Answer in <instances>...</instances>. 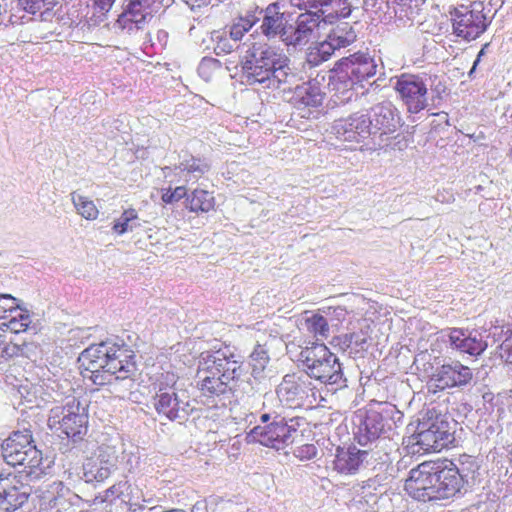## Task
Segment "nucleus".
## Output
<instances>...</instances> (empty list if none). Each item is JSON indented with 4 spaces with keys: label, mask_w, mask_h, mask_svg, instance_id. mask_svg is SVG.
Wrapping results in <instances>:
<instances>
[{
    "label": "nucleus",
    "mask_w": 512,
    "mask_h": 512,
    "mask_svg": "<svg viewBox=\"0 0 512 512\" xmlns=\"http://www.w3.org/2000/svg\"><path fill=\"white\" fill-rule=\"evenodd\" d=\"M250 360L253 363L254 369H264L268 363L269 357L261 346H257L250 355Z\"/></svg>",
    "instance_id": "44"
},
{
    "label": "nucleus",
    "mask_w": 512,
    "mask_h": 512,
    "mask_svg": "<svg viewBox=\"0 0 512 512\" xmlns=\"http://www.w3.org/2000/svg\"><path fill=\"white\" fill-rule=\"evenodd\" d=\"M283 63V54L267 44L253 46L250 59H247L243 69L249 84L264 83L271 79L275 65Z\"/></svg>",
    "instance_id": "11"
},
{
    "label": "nucleus",
    "mask_w": 512,
    "mask_h": 512,
    "mask_svg": "<svg viewBox=\"0 0 512 512\" xmlns=\"http://www.w3.org/2000/svg\"><path fill=\"white\" fill-rule=\"evenodd\" d=\"M499 356L506 363L512 365V328L507 331L506 337L500 344Z\"/></svg>",
    "instance_id": "43"
},
{
    "label": "nucleus",
    "mask_w": 512,
    "mask_h": 512,
    "mask_svg": "<svg viewBox=\"0 0 512 512\" xmlns=\"http://www.w3.org/2000/svg\"><path fill=\"white\" fill-rule=\"evenodd\" d=\"M30 487L15 473L0 474V511L15 512L29 500Z\"/></svg>",
    "instance_id": "17"
},
{
    "label": "nucleus",
    "mask_w": 512,
    "mask_h": 512,
    "mask_svg": "<svg viewBox=\"0 0 512 512\" xmlns=\"http://www.w3.org/2000/svg\"><path fill=\"white\" fill-rule=\"evenodd\" d=\"M449 13L454 34L466 41L477 39L488 27L486 14L480 3L460 5Z\"/></svg>",
    "instance_id": "10"
},
{
    "label": "nucleus",
    "mask_w": 512,
    "mask_h": 512,
    "mask_svg": "<svg viewBox=\"0 0 512 512\" xmlns=\"http://www.w3.org/2000/svg\"><path fill=\"white\" fill-rule=\"evenodd\" d=\"M508 156L512 160V148L509 150Z\"/></svg>",
    "instance_id": "55"
},
{
    "label": "nucleus",
    "mask_w": 512,
    "mask_h": 512,
    "mask_svg": "<svg viewBox=\"0 0 512 512\" xmlns=\"http://www.w3.org/2000/svg\"><path fill=\"white\" fill-rule=\"evenodd\" d=\"M334 47L345 48L356 40V32L348 22H341L331 29L327 35Z\"/></svg>",
    "instance_id": "32"
},
{
    "label": "nucleus",
    "mask_w": 512,
    "mask_h": 512,
    "mask_svg": "<svg viewBox=\"0 0 512 512\" xmlns=\"http://www.w3.org/2000/svg\"><path fill=\"white\" fill-rule=\"evenodd\" d=\"M187 189L185 186H177L175 188L167 187L161 189V200L164 204H174L181 199L187 197Z\"/></svg>",
    "instance_id": "40"
},
{
    "label": "nucleus",
    "mask_w": 512,
    "mask_h": 512,
    "mask_svg": "<svg viewBox=\"0 0 512 512\" xmlns=\"http://www.w3.org/2000/svg\"><path fill=\"white\" fill-rule=\"evenodd\" d=\"M303 330L316 339L327 338L329 334V324L324 316L319 313H313L304 318L302 323Z\"/></svg>",
    "instance_id": "34"
},
{
    "label": "nucleus",
    "mask_w": 512,
    "mask_h": 512,
    "mask_svg": "<svg viewBox=\"0 0 512 512\" xmlns=\"http://www.w3.org/2000/svg\"><path fill=\"white\" fill-rule=\"evenodd\" d=\"M196 2H198V5H200L201 3H205L207 0H195Z\"/></svg>",
    "instance_id": "54"
},
{
    "label": "nucleus",
    "mask_w": 512,
    "mask_h": 512,
    "mask_svg": "<svg viewBox=\"0 0 512 512\" xmlns=\"http://www.w3.org/2000/svg\"><path fill=\"white\" fill-rule=\"evenodd\" d=\"M140 6L145 7L149 11L157 12L162 6L164 0H134Z\"/></svg>",
    "instance_id": "47"
},
{
    "label": "nucleus",
    "mask_w": 512,
    "mask_h": 512,
    "mask_svg": "<svg viewBox=\"0 0 512 512\" xmlns=\"http://www.w3.org/2000/svg\"><path fill=\"white\" fill-rule=\"evenodd\" d=\"M260 419L263 423H267L270 420V414L264 413L261 415Z\"/></svg>",
    "instance_id": "53"
},
{
    "label": "nucleus",
    "mask_w": 512,
    "mask_h": 512,
    "mask_svg": "<svg viewBox=\"0 0 512 512\" xmlns=\"http://www.w3.org/2000/svg\"><path fill=\"white\" fill-rule=\"evenodd\" d=\"M377 64L373 56L365 52H355L338 60L331 70L329 86L339 94L352 91L356 85L374 77Z\"/></svg>",
    "instance_id": "3"
},
{
    "label": "nucleus",
    "mask_w": 512,
    "mask_h": 512,
    "mask_svg": "<svg viewBox=\"0 0 512 512\" xmlns=\"http://www.w3.org/2000/svg\"><path fill=\"white\" fill-rule=\"evenodd\" d=\"M428 366L424 368V373L427 375L426 388L431 394L465 386L473 378L472 370L457 360L435 368L431 363H428Z\"/></svg>",
    "instance_id": "7"
},
{
    "label": "nucleus",
    "mask_w": 512,
    "mask_h": 512,
    "mask_svg": "<svg viewBox=\"0 0 512 512\" xmlns=\"http://www.w3.org/2000/svg\"><path fill=\"white\" fill-rule=\"evenodd\" d=\"M30 324L31 319L28 311L20 307L8 316L6 322L1 324L0 331L12 336V334L25 332Z\"/></svg>",
    "instance_id": "31"
},
{
    "label": "nucleus",
    "mask_w": 512,
    "mask_h": 512,
    "mask_svg": "<svg viewBox=\"0 0 512 512\" xmlns=\"http://www.w3.org/2000/svg\"><path fill=\"white\" fill-rule=\"evenodd\" d=\"M23 5L24 9L32 14H35L41 10H50L57 3L58 0H19Z\"/></svg>",
    "instance_id": "41"
},
{
    "label": "nucleus",
    "mask_w": 512,
    "mask_h": 512,
    "mask_svg": "<svg viewBox=\"0 0 512 512\" xmlns=\"http://www.w3.org/2000/svg\"><path fill=\"white\" fill-rule=\"evenodd\" d=\"M371 126L382 134H389L396 131L400 116L397 109L391 104H379L374 108L373 118L370 119Z\"/></svg>",
    "instance_id": "23"
},
{
    "label": "nucleus",
    "mask_w": 512,
    "mask_h": 512,
    "mask_svg": "<svg viewBox=\"0 0 512 512\" xmlns=\"http://www.w3.org/2000/svg\"><path fill=\"white\" fill-rule=\"evenodd\" d=\"M262 32L270 37L280 34L286 36V21L284 14L277 11L275 5L268 6L261 25Z\"/></svg>",
    "instance_id": "30"
},
{
    "label": "nucleus",
    "mask_w": 512,
    "mask_h": 512,
    "mask_svg": "<svg viewBox=\"0 0 512 512\" xmlns=\"http://www.w3.org/2000/svg\"><path fill=\"white\" fill-rule=\"evenodd\" d=\"M177 168L181 172H185L187 174L197 173L201 176L209 170V165L204 159L190 156L189 158L180 162Z\"/></svg>",
    "instance_id": "37"
},
{
    "label": "nucleus",
    "mask_w": 512,
    "mask_h": 512,
    "mask_svg": "<svg viewBox=\"0 0 512 512\" xmlns=\"http://www.w3.org/2000/svg\"><path fill=\"white\" fill-rule=\"evenodd\" d=\"M128 488L129 485L127 482L116 483L107 489L106 497L111 499L121 498L124 490H127Z\"/></svg>",
    "instance_id": "46"
},
{
    "label": "nucleus",
    "mask_w": 512,
    "mask_h": 512,
    "mask_svg": "<svg viewBox=\"0 0 512 512\" xmlns=\"http://www.w3.org/2000/svg\"><path fill=\"white\" fill-rule=\"evenodd\" d=\"M152 12L145 7L140 6L134 0H129L126 9L119 15L117 25L122 30L132 31L139 29L147 17L151 16Z\"/></svg>",
    "instance_id": "28"
},
{
    "label": "nucleus",
    "mask_w": 512,
    "mask_h": 512,
    "mask_svg": "<svg viewBox=\"0 0 512 512\" xmlns=\"http://www.w3.org/2000/svg\"><path fill=\"white\" fill-rule=\"evenodd\" d=\"M51 429H56L67 438L81 439L88 430V414L75 398L61 408L51 410L48 419Z\"/></svg>",
    "instance_id": "8"
},
{
    "label": "nucleus",
    "mask_w": 512,
    "mask_h": 512,
    "mask_svg": "<svg viewBox=\"0 0 512 512\" xmlns=\"http://www.w3.org/2000/svg\"><path fill=\"white\" fill-rule=\"evenodd\" d=\"M90 352V346L86 348L79 357L82 374L85 378H89L94 385L105 386L112 383L114 375L107 371L104 365H98V362L93 361L87 354Z\"/></svg>",
    "instance_id": "24"
},
{
    "label": "nucleus",
    "mask_w": 512,
    "mask_h": 512,
    "mask_svg": "<svg viewBox=\"0 0 512 512\" xmlns=\"http://www.w3.org/2000/svg\"><path fill=\"white\" fill-rule=\"evenodd\" d=\"M403 413L390 402L370 404L361 424L367 441L375 440L392 431L402 422Z\"/></svg>",
    "instance_id": "9"
},
{
    "label": "nucleus",
    "mask_w": 512,
    "mask_h": 512,
    "mask_svg": "<svg viewBox=\"0 0 512 512\" xmlns=\"http://www.w3.org/2000/svg\"><path fill=\"white\" fill-rule=\"evenodd\" d=\"M482 54H483V50H481V51L479 52L478 57H477V59L475 60V62H474V64H473V67H472V69H471V70H470V72H469V74H470V75L474 72V70H475V68H476L477 64L479 63V60H480V57H481V55H482Z\"/></svg>",
    "instance_id": "52"
},
{
    "label": "nucleus",
    "mask_w": 512,
    "mask_h": 512,
    "mask_svg": "<svg viewBox=\"0 0 512 512\" xmlns=\"http://www.w3.org/2000/svg\"><path fill=\"white\" fill-rule=\"evenodd\" d=\"M447 335L451 347L460 353L479 356L487 348V342L481 335H472L462 328H449Z\"/></svg>",
    "instance_id": "22"
},
{
    "label": "nucleus",
    "mask_w": 512,
    "mask_h": 512,
    "mask_svg": "<svg viewBox=\"0 0 512 512\" xmlns=\"http://www.w3.org/2000/svg\"><path fill=\"white\" fill-rule=\"evenodd\" d=\"M153 405L159 415L169 420H175L179 417L180 404L175 391L159 389L153 397Z\"/></svg>",
    "instance_id": "29"
},
{
    "label": "nucleus",
    "mask_w": 512,
    "mask_h": 512,
    "mask_svg": "<svg viewBox=\"0 0 512 512\" xmlns=\"http://www.w3.org/2000/svg\"><path fill=\"white\" fill-rule=\"evenodd\" d=\"M246 33V28L241 27L238 23H234L230 29V36L233 40H241Z\"/></svg>",
    "instance_id": "48"
},
{
    "label": "nucleus",
    "mask_w": 512,
    "mask_h": 512,
    "mask_svg": "<svg viewBox=\"0 0 512 512\" xmlns=\"http://www.w3.org/2000/svg\"><path fill=\"white\" fill-rule=\"evenodd\" d=\"M185 207L197 215L208 214L216 210V198L212 191L195 188L187 195Z\"/></svg>",
    "instance_id": "26"
},
{
    "label": "nucleus",
    "mask_w": 512,
    "mask_h": 512,
    "mask_svg": "<svg viewBox=\"0 0 512 512\" xmlns=\"http://www.w3.org/2000/svg\"><path fill=\"white\" fill-rule=\"evenodd\" d=\"M366 455V451L356 447H349L348 449L338 448L334 460V469L341 474L355 473L363 463Z\"/></svg>",
    "instance_id": "25"
},
{
    "label": "nucleus",
    "mask_w": 512,
    "mask_h": 512,
    "mask_svg": "<svg viewBox=\"0 0 512 512\" xmlns=\"http://www.w3.org/2000/svg\"><path fill=\"white\" fill-rule=\"evenodd\" d=\"M433 460L424 461L409 471L404 489L409 496L419 501H435Z\"/></svg>",
    "instance_id": "15"
},
{
    "label": "nucleus",
    "mask_w": 512,
    "mask_h": 512,
    "mask_svg": "<svg viewBox=\"0 0 512 512\" xmlns=\"http://www.w3.org/2000/svg\"><path fill=\"white\" fill-rule=\"evenodd\" d=\"M455 440L450 424L435 409L420 413L414 433L409 437V444L417 447V453L440 452Z\"/></svg>",
    "instance_id": "2"
},
{
    "label": "nucleus",
    "mask_w": 512,
    "mask_h": 512,
    "mask_svg": "<svg viewBox=\"0 0 512 512\" xmlns=\"http://www.w3.org/2000/svg\"><path fill=\"white\" fill-rule=\"evenodd\" d=\"M27 342L17 343L13 337L0 331V359L9 361L25 355Z\"/></svg>",
    "instance_id": "33"
},
{
    "label": "nucleus",
    "mask_w": 512,
    "mask_h": 512,
    "mask_svg": "<svg viewBox=\"0 0 512 512\" xmlns=\"http://www.w3.org/2000/svg\"><path fill=\"white\" fill-rule=\"evenodd\" d=\"M316 454L317 448L314 444H304L296 450V456L300 459H312Z\"/></svg>",
    "instance_id": "45"
},
{
    "label": "nucleus",
    "mask_w": 512,
    "mask_h": 512,
    "mask_svg": "<svg viewBox=\"0 0 512 512\" xmlns=\"http://www.w3.org/2000/svg\"><path fill=\"white\" fill-rule=\"evenodd\" d=\"M72 202L77 212L87 220H95L99 215V210L95 203L88 197L72 193Z\"/></svg>",
    "instance_id": "35"
},
{
    "label": "nucleus",
    "mask_w": 512,
    "mask_h": 512,
    "mask_svg": "<svg viewBox=\"0 0 512 512\" xmlns=\"http://www.w3.org/2000/svg\"><path fill=\"white\" fill-rule=\"evenodd\" d=\"M295 432L296 429L293 426L289 425L284 419H279L264 426H255L248 433L247 438L251 442L279 450L292 442V436Z\"/></svg>",
    "instance_id": "16"
},
{
    "label": "nucleus",
    "mask_w": 512,
    "mask_h": 512,
    "mask_svg": "<svg viewBox=\"0 0 512 512\" xmlns=\"http://www.w3.org/2000/svg\"><path fill=\"white\" fill-rule=\"evenodd\" d=\"M311 385L308 376L287 374L278 386L277 395L290 407H299L305 404L310 394L315 397Z\"/></svg>",
    "instance_id": "18"
},
{
    "label": "nucleus",
    "mask_w": 512,
    "mask_h": 512,
    "mask_svg": "<svg viewBox=\"0 0 512 512\" xmlns=\"http://www.w3.org/2000/svg\"><path fill=\"white\" fill-rule=\"evenodd\" d=\"M20 308L16 298L9 294H0V320H5Z\"/></svg>",
    "instance_id": "42"
},
{
    "label": "nucleus",
    "mask_w": 512,
    "mask_h": 512,
    "mask_svg": "<svg viewBox=\"0 0 512 512\" xmlns=\"http://www.w3.org/2000/svg\"><path fill=\"white\" fill-rule=\"evenodd\" d=\"M98 365H104L116 380L130 378L136 371L134 352L124 345L99 343L90 346L87 354Z\"/></svg>",
    "instance_id": "6"
},
{
    "label": "nucleus",
    "mask_w": 512,
    "mask_h": 512,
    "mask_svg": "<svg viewBox=\"0 0 512 512\" xmlns=\"http://www.w3.org/2000/svg\"><path fill=\"white\" fill-rule=\"evenodd\" d=\"M371 122L364 114H353L347 118L338 119L332 126L336 138L344 142L359 143L370 135Z\"/></svg>",
    "instance_id": "20"
},
{
    "label": "nucleus",
    "mask_w": 512,
    "mask_h": 512,
    "mask_svg": "<svg viewBox=\"0 0 512 512\" xmlns=\"http://www.w3.org/2000/svg\"><path fill=\"white\" fill-rule=\"evenodd\" d=\"M138 219V213L134 208H128L123 211L120 218L115 220L112 230L117 235L126 233L129 229V223Z\"/></svg>",
    "instance_id": "38"
},
{
    "label": "nucleus",
    "mask_w": 512,
    "mask_h": 512,
    "mask_svg": "<svg viewBox=\"0 0 512 512\" xmlns=\"http://www.w3.org/2000/svg\"><path fill=\"white\" fill-rule=\"evenodd\" d=\"M240 366L232 356L222 351L202 352L198 358V385L205 396H219L229 391L230 384L238 374Z\"/></svg>",
    "instance_id": "1"
},
{
    "label": "nucleus",
    "mask_w": 512,
    "mask_h": 512,
    "mask_svg": "<svg viewBox=\"0 0 512 512\" xmlns=\"http://www.w3.org/2000/svg\"><path fill=\"white\" fill-rule=\"evenodd\" d=\"M241 27L246 28V33L251 29L252 22L248 19L240 18V20L237 22Z\"/></svg>",
    "instance_id": "51"
},
{
    "label": "nucleus",
    "mask_w": 512,
    "mask_h": 512,
    "mask_svg": "<svg viewBox=\"0 0 512 512\" xmlns=\"http://www.w3.org/2000/svg\"><path fill=\"white\" fill-rule=\"evenodd\" d=\"M1 450L8 465L23 466L29 474L42 471V452L34 444L30 430L14 431L3 441Z\"/></svg>",
    "instance_id": "5"
},
{
    "label": "nucleus",
    "mask_w": 512,
    "mask_h": 512,
    "mask_svg": "<svg viewBox=\"0 0 512 512\" xmlns=\"http://www.w3.org/2000/svg\"><path fill=\"white\" fill-rule=\"evenodd\" d=\"M435 500L454 497L464 485V478L454 461L443 458L433 460Z\"/></svg>",
    "instance_id": "13"
},
{
    "label": "nucleus",
    "mask_w": 512,
    "mask_h": 512,
    "mask_svg": "<svg viewBox=\"0 0 512 512\" xmlns=\"http://www.w3.org/2000/svg\"><path fill=\"white\" fill-rule=\"evenodd\" d=\"M310 8L317 9L322 17H327L332 23L339 17H347L351 8L347 0H303Z\"/></svg>",
    "instance_id": "27"
},
{
    "label": "nucleus",
    "mask_w": 512,
    "mask_h": 512,
    "mask_svg": "<svg viewBox=\"0 0 512 512\" xmlns=\"http://www.w3.org/2000/svg\"><path fill=\"white\" fill-rule=\"evenodd\" d=\"M329 19L322 17L318 12H306L298 16L293 37L289 40L294 44H307L317 41L326 31Z\"/></svg>",
    "instance_id": "19"
},
{
    "label": "nucleus",
    "mask_w": 512,
    "mask_h": 512,
    "mask_svg": "<svg viewBox=\"0 0 512 512\" xmlns=\"http://www.w3.org/2000/svg\"><path fill=\"white\" fill-rule=\"evenodd\" d=\"M324 99V93L317 83H304L298 86L293 94L292 103L300 111L301 117H310L313 109L319 108Z\"/></svg>",
    "instance_id": "21"
},
{
    "label": "nucleus",
    "mask_w": 512,
    "mask_h": 512,
    "mask_svg": "<svg viewBox=\"0 0 512 512\" xmlns=\"http://www.w3.org/2000/svg\"><path fill=\"white\" fill-rule=\"evenodd\" d=\"M52 487L61 497L71 493L70 489L63 482H54Z\"/></svg>",
    "instance_id": "49"
},
{
    "label": "nucleus",
    "mask_w": 512,
    "mask_h": 512,
    "mask_svg": "<svg viewBox=\"0 0 512 512\" xmlns=\"http://www.w3.org/2000/svg\"><path fill=\"white\" fill-rule=\"evenodd\" d=\"M117 463L115 448L99 446L83 462V477L86 482H104L116 470Z\"/></svg>",
    "instance_id": "14"
},
{
    "label": "nucleus",
    "mask_w": 512,
    "mask_h": 512,
    "mask_svg": "<svg viewBox=\"0 0 512 512\" xmlns=\"http://www.w3.org/2000/svg\"><path fill=\"white\" fill-rule=\"evenodd\" d=\"M332 41L327 36V38L320 42L315 48L314 51H311L309 56L311 58V62H314L315 64L327 61L336 50H338V47H334Z\"/></svg>",
    "instance_id": "36"
},
{
    "label": "nucleus",
    "mask_w": 512,
    "mask_h": 512,
    "mask_svg": "<svg viewBox=\"0 0 512 512\" xmlns=\"http://www.w3.org/2000/svg\"><path fill=\"white\" fill-rule=\"evenodd\" d=\"M114 2L115 0H94V5L97 6L100 11H108Z\"/></svg>",
    "instance_id": "50"
},
{
    "label": "nucleus",
    "mask_w": 512,
    "mask_h": 512,
    "mask_svg": "<svg viewBox=\"0 0 512 512\" xmlns=\"http://www.w3.org/2000/svg\"><path fill=\"white\" fill-rule=\"evenodd\" d=\"M394 90L408 113L417 114L428 106V88L419 75L402 73L396 77Z\"/></svg>",
    "instance_id": "12"
},
{
    "label": "nucleus",
    "mask_w": 512,
    "mask_h": 512,
    "mask_svg": "<svg viewBox=\"0 0 512 512\" xmlns=\"http://www.w3.org/2000/svg\"><path fill=\"white\" fill-rule=\"evenodd\" d=\"M288 70V59L283 54V63H281V65H275L271 79L266 81L268 82V87H278L281 83H286L289 77Z\"/></svg>",
    "instance_id": "39"
},
{
    "label": "nucleus",
    "mask_w": 512,
    "mask_h": 512,
    "mask_svg": "<svg viewBox=\"0 0 512 512\" xmlns=\"http://www.w3.org/2000/svg\"><path fill=\"white\" fill-rule=\"evenodd\" d=\"M307 376L324 384H338L343 379L341 364L337 356L323 343L314 342L300 352Z\"/></svg>",
    "instance_id": "4"
}]
</instances>
